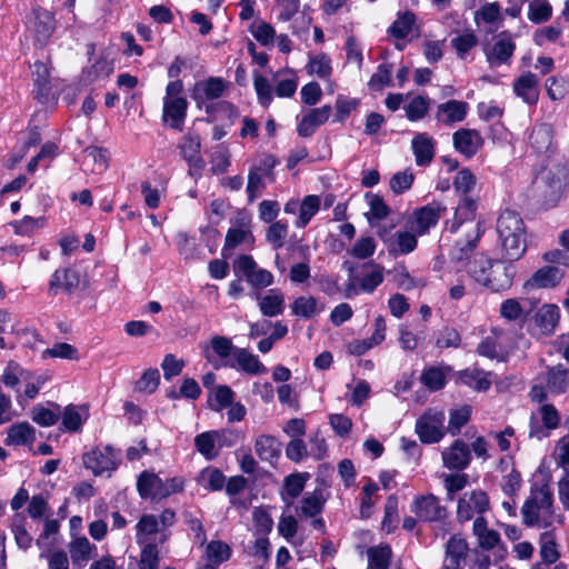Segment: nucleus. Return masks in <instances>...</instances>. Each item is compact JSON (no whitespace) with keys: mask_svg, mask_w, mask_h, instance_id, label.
Returning <instances> with one entry per match:
<instances>
[{"mask_svg":"<svg viewBox=\"0 0 569 569\" xmlns=\"http://www.w3.org/2000/svg\"><path fill=\"white\" fill-rule=\"evenodd\" d=\"M501 253L510 262L520 260L527 252V228L519 212L505 209L496 224Z\"/></svg>","mask_w":569,"mask_h":569,"instance_id":"1","label":"nucleus"},{"mask_svg":"<svg viewBox=\"0 0 569 569\" xmlns=\"http://www.w3.org/2000/svg\"><path fill=\"white\" fill-rule=\"evenodd\" d=\"M471 278L491 292H502L511 288L516 276L512 262L500 259L481 258L470 269Z\"/></svg>","mask_w":569,"mask_h":569,"instance_id":"2","label":"nucleus"},{"mask_svg":"<svg viewBox=\"0 0 569 569\" xmlns=\"http://www.w3.org/2000/svg\"><path fill=\"white\" fill-rule=\"evenodd\" d=\"M26 30L32 38L33 47L43 50L57 30L56 13L39 4L33 6L26 21Z\"/></svg>","mask_w":569,"mask_h":569,"instance_id":"3","label":"nucleus"},{"mask_svg":"<svg viewBox=\"0 0 569 569\" xmlns=\"http://www.w3.org/2000/svg\"><path fill=\"white\" fill-rule=\"evenodd\" d=\"M490 509V499L486 491L475 489L465 492L457 503V519L459 522H467L477 515H485Z\"/></svg>","mask_w":569,"mask_h":569,"instance_id":"4","label":"nucleus"},{"mask_svg":"<svg viewBox=\"0 0 569 569\" xmlns=\"http://www.w3.org/2000/svg\"><path fill=\"white\" fill-rule=\"evenodd\" d=\"M410 510L421 522H439L447 518V508L433 493L416 496Z\"/></svg>","mask_w":569,"mask_h":569,"instance_id":"5","label":"nucleus"},{"mask_svg":"<svg viewBox=\"0 0 569 569\" xmlns=\"http://www.w3.org/2000/svg\"><path fill=\"white\" fill-rule=\"evenodd\" d=\"M228 88V82L221 77H209L197 81L190 91L191 99L198 109L206 108L208 101L220 99Z\"/></svg>","mask_w":569,"mask_h":569,"instance_id":"6","label":"nucleus"},{"mask_svg":"<svg viewBox=\"0 0 569 569\" xmlns=\"http://www.w3.org/2000/svg\"><path fill=\"white\" fill-rule=\"evenodd\" d=\"M83 466L92 470L94 476H100L107 471H114L118 468L116 451L112 446L107 445L102 449L92 448L82 456Z\"/></svg>","mask_w":569,"mask_h":569,"instance_id":"7","label":"nucleus"},{"mask_svg":"<svg viewBox=\"0 0 569 569\" xmlns=\"http://www.w3.org/2000/svg\"><path fill=\"white\" fill-rule=\"evenodd\" d=\"M81 284V272L74 267L59 268L54 270L49 280V295L59 292L72 295Z\"/></svg>","mask_w":569,"mask_h":569,"instance_id":"8","label":"nucleus"},{"mask_svg":"<svg viewBox=\"0 0 569 569\" xmlns=\"http://www.w3.org/2000/svg\"><path fill=\"white\" fill-rule=\"evenodd\" d=\"M188 111V101L186 98H163L162 122L170 129L181 132Z\"/></svg>","mask_w":569,"mask_h":569,"instance_id":"9","label":"nucleus"},{"mask_svg":"<svg viewBox=\"0 0 569 569\" xmlns=\"http://www.w3.org/2000/svg\"><path fill=\"white\" fill-rule=\"evenodd\" d=\"M166 480H162L157 473L143 470L137 479V491L141 499H151L160 501L166 499Z\"/></svg>","mask_w":569,"mask_h":569,"instance_id":"10","label":"nucleus"},{"mask_svg":"<svg viewBox=\"0 0 569 569\" xmlns=\"http://www.w3.org/2000/svg\"><path fill=\"white\" fill-rule=\"evenodd\" d=\"M446 211V207L439 201H431L426 206L415 209L412 216L416 222V232L420 236L429 232V230L436 227Z\"/></svg>","mask_w":569,"mask_h":569,"instance_id":"11","label":"nucleus"},{"mask_svg":"<svg viewBox=\"0 0 569 569\" xmlns=\"http://www.w3.org/2000/svg\"><path fill=\"white\" fill-rule=\"evenodd\" d=\"M453 148L467 159L472 158L483 146V139L478 130L461 128L452 134Z\"/></svg>","mask_w":569,"mask_h":569,"instance_id":"12","label":"nucleus"},{"mask_svg":"<svg viewBox=\"0 0 569 569\" xmlns=\"http://www.w3.org/2000/svg\"><path fill=\"white\" fill-rule=\"evenodd\" d=\"M541 421L542 426H540L532 415L529 423V437L542 439L548 437L549 433L543 431V428L547 430H553L559 427L560 416L556 407L551 403H543L540 407Z\"/></svg>","mask_w":569,"mask_h":569,"instance_id":"13","label":"nucleus"},{"mask_svg":"<svg viewBox=\"0 0 569 569\" xmlns=\"http://www.w3.org/2000/svg\"><path fill=\"white\" fill-rule=\"evenodd\" d=\"M565 272L556 266H545L536 270L525 282V288L552 289L562 280Z\"/></svg>","mask_w":569,"mask_h":569,"instance_id":"14","label":"nucleus"},{"mask_svg":"<svg viewBox=\"0 0 569 569\" xmlns=\"http://www.w3.org/2000/svg\"><path fill=\"white\" fill-rule=\"evenodd\" d=\"M485 223L479 220L476 223L475 230L468 233L465 240L456 242L451 253V259L456 262L469 260L478 247L479 240L485 234Z\"/></svg>","mask_w":569,"mask_h":569,"instance_id":"15","label":"nucleus"},{"mask_svg":"<svg viewBox=\"0 0 569 569\" xmlns=\"http://www.w3.org/2000/svg\"><path fill=\"white\" fill-rule=\"evenodd\" d=\"M469 104L462 100H448L437 107L435 118L438 122L446 126L461 122L466 119Z\"/></svg>","mask_w":569,"mask_h":569,"instance_id":"16","label":"nucleus"},{"mask_svg":"<svg viewBox=\"0 0 569 569\" xmlns=\"http://www.w3.org/2000/svg\"><path fill=\"white\" fill-rule=\"evenodd\" d=\"M445 467L450 470L462 471L471 460V452L467 443L457 439L453 441L448 451L442 453Z\"/></svg>","mask_w":569,"mask_h":569,"instance_id":"17","label":"nucleus"},{"mask_svg":"<svg viewBox=\"0 0 569 569\" xmlns=\"http://www.w3.org/2000/svg\"><path fill=\"white\" fill-rule=\"evenodd\" d=\"M516 50L510 31L503 30L498 34V40L491 51L487 52V60L491 66L507 63Z\"/></svg>","mask_w":569,"mask_h":569,"instance_id":"18","label":"nucleus"},{"mask_svg":"<svg viewBox=\"0 0 569 569\" xmlns=\"http://www.w3.org/2000/svg\"><path fill=\"white\" fill-rule=\"evenodd\" d=\"M539 79L537 74L528 71L513 81V92L529 106H535L539 100Z\"/></svg>","mask_w":569,"mask_h":569,"instance_id":"19","label":"nucleus"},{"mask_svg":"<svg viewBox=\"0 0 569 569\" xmlns=\"http://www.w3.org/2000/svg\"><path fill=\"white\" fill-rule=\"evenodd\" d=\"M412 152L416 163L419 167H427L431 163L436 153V141L428 133H417L411 140Z\"/></svg>","mask_w":569,"mask_h":569,"instance_id":"20","label":"nucleus"},{"mask_svg":"<svg viewBox=\"0 0 569 569\" xmlns=\"http://www.w3.org/2000/svg\"><path fill=\"white\" fill-rule=\"evenodd\" d=\"M488 376H490V372H486L480 368H466L457 372V382L478 392H485L491 387V380Z\"/></svg>","mask_w":569,"mask_h":569,"instance_id":"21","label":"nucleus"},{"mask_svg":"<svg viewBox=\"0 0 569 569\" xmlns=\"http://www.w3.org/2000/svg\"><path fill=\"white\" fill-rule=\"evenodd\" d=\"M114 70V61L108 53L102 52L89 67L82 69V79L87 83H93L99 79L109 78Z\"/></svg>","mask_w":569,"mask_h":569,"instance_id":"22","label":"nucleus"},{"mask_svg":"<svg viewBox=\"0 0 569 569\" xmlns=\"http://www.w3.org/2000/svg\"><path fill=\"white\" fill-rule=\"evenodd\" d=\"M89 417L88 406L68 405L62 412L61 427L68 432H79Z\"/></svg>","mask_w":569,"mask_h":569,"instance_id":"23","label":"nucleus"},{"mask_svg":"<svg viewBox=\"0 0 569 569\" xmlns=\"http://www.w3.org/2000/svg\"><path fill=\"white\" fill-rule=\"evenodd\" d=\"M254 450L262 461L276 465L281 455V443L271 435H261L254 441Z\"/></svg>","mask_w":569,"mask_h":569,"instance_id":"24","label":"nucleus"},{"mask_svg":"<svg viewBox=\"0 0 569 569\" xmlns=\"http://www.w3.org/2000/svg\"><path fill=\"white\" fill-rule=\"evenodd\" d=\"M560 319V311L556 305H543L535 315V322L541 333L550 336L555 332Z\"/></svg>","mask_w":569,"mask_h":569,"instance_id":"25","label":"nucleus"},{"mask_svg":"<svg viewBox=\"0 0 569 569\" xmlns=\"http://www.w3.org/2000/svg\"><path fill=\"white\" fill-rule=\"evenodd\" d=\"M552 137L553 130L549 123H538L532 127L528 143L536 152L542 153L551 146Z\"/></svg>","mask_w":569,"mask_h":569,"instance_id":"26","label":"nucleus"},{"mask_svg":"<svg viewBox=\"0 0 569 569\" xmlns=\"http://www.w3.org/2000/svg\"><path fill=\"white\" fill-rule=\"evenodd\" d=\"M392 548L389 543L382 542L367 549V569H389L392 560Z\"/></svg>","mask_w":569,"mask_h":569,"instance_id":"27","label":"nucleus"},{"mask_svg":"<svg viewBox=\"0 0 569 569\" xmlns=\"http://www.w3.org/2000/svg\"><path fill=\"white\" fill-rule=\"evenodd\" d=\"M416 433L422 443L428 445L439 442L443 437V432L435 423L433 419L426 415L417 419Z\"/></svg>","mask_w":569,"mask_h":569,"instance_id":"28","label":"nucleus"},{"mask_svg":"<svg viewBox=\"0 0 569 569\" xmlns=\"http://www.w3.org/2000/svg\"><path fill=\"white\" fill-rule=\"evenodd\" d=\"M36 440V429L27 421L12 425L8 430L7 445H31Z\"/></svg>","mask_w":569,"mask_h":569,"instance_id":"29","label":"nucleus"},{"mask_svg":"<svg viewBox=\"0 0 569 569\" xmlns=\"http://www.w3.org/2000/svg\"><path fill=\"white\" fill-rule=\"evenodd\" d=\"M547 388L556 395L565 393L569 386V371L561 363L549 367L546 377Z\"/></svg>","mask_w":569,"mask_h":569,"instance_id":"30","label":"nucleus"},{"mask_svg":"<svg viewBox=\"0 0 569 569\" xmlns=\"http://www.w3.org/2000/svg\"><path fill=\"white\" fill-rule=\"evenodd\" d=\"M97 547L92 545L87 537H78L73 539L69 545V552L73 565L83 566L92 557V551H96Z\"/></svg>","mask_w":569,"mask_h":569,"instance_id":"31","label":"nucleus"},{"mask_svg":"<svg viewBox=\"0 0 569 569\" xmlns=\"http://www.w3.org/2000/svg\"><path fill=\"white\" fill-rule=\"evenodd\" d=\"M327 502L321 488H316L313 492L307 493L301 500L300 512L305 517L313 518L320 515Z\"/></svg>","mask_w":569,"mask_h":569,"instance_id":"32","label":"nucleus"},{"mask_svg":"<svg viewBox=\"0 0 569 569\" xmlns=\"http://www.w3.org/2000/svg\"><path fill=\"white\" fill-rule=\"evenodd\" d=\"M539 543L542 562L547 566L555 565L560 558L555 532L545 531L540 533Z\"/></svg>","mask_w":569,"mask_h":569,"instance_id":"33","label":"nucleus"},{"mask_svg":"<svg viewBox=\"0 0 569 569\" xmlns=\"http://www.w3.org/2000/svg\"><path fill=\"white\" fill-rule=\"evenodd\" d=\"M236 361L241 370L249 375H263L267 373V368L259 360V358L250 353L247 349H236Z\"/></svg>","mask_w":569,"mask_h":569,"instance_id":"34","label":"nucleus"},{"mask_svg":"<svg viewBox=\"0 0 569 569\" xmlns=\"http://www.w3.org/2000/svg\"><path fill=\"white\" fill-rule=\"evenodd\" d=\"M204 111L208 116L207 122H211L212 119L210 117H216L217 114L223 116L227 120H229V126H232L234 120L239 116V109L236 104L228 100H219L217 102H210L206 104Z\"/></svg>","mask_w":569,"mask_h":569,"instance_id":"35","label":"nucleus"},{"mask_svg":"<svg viewBox=\"0 0 569 569\" xmlns=\"http://www.w3.org/2000/svg\"><path fill=\"white\" fill-rule=\"evenodd\" d=\"M420 381L428 390L440 391L447 385V375L442 368L430 366L423 369Z\"/></svg>","mask_w":569,"mask_h":569,"instance_id":"36","label":"nucleus"},{"mask_svg":"<svg viewBox=\"0 0 569 569\" xmlns=\"http://www.w3.org/2000/svg\"><path fill=\"white\" fill-rule=\"evenodd\" d=\"M416 22V14L409 10L399 12L397 19L388 28V33L398 39H405L412 30Z\"/></svg>","mask_w":569,"mask_h":569,"instance_id":"37","label":"nucleus"},{"mask_svg":"<svg viewBox=\"0 0 569 569\" xmlns=\"http://www.w3.org/2000/svg\"><path fill=\"white\" fill-rule=\"evenodd\" d=\"M477 208V201L465 196L456 208L451 231H456L463 222L472 221L476 218Z\"/></svg>","mask_w":569,"mask_h":569,"instance_id":"38","label":"nucleus"},{"mask_svg":"<svg viewBox=\"0 0 569 569\" xmlns=\"http://www.w3.org/2000/svg\"><path fill=\"white\" fill-rule=\"evenodd\" d=\"M198 481L208 491H220L224 487L226 476L218 468L207 467L200 472Z\"/></svg>","mask_w":569,"mask_h":569,"instance_id":"39","label":"nucleus"},{"mask_svg":"<svg viewBox=\"0 0 569 569\" xmlns=\"http://www.w3.org/2000/svg\"><path fill=\"white\" fill-rule=\"evenodd\" d=\"M546 90L552 101L562 100L569 94V76L556 74L546 80Z\"/></svg>","mask_w":569,"mask_h":569,"instance_id":"40","label":"nucleus"},{"mask_svg":"<svg viewBox=\"0 0 569 569\" xmlns=\"http://www.w3.org/2000/svg\"><path fill=\"white\" fill-rule=\"evenodd\" d=\"M320 198L316 194L306 196L299 206V218L296 221L298 228H305L312 217L319 211Z\"/></svg>","mask_w":569,"mask_h":569,"instance_id":"41","label":"nucleus"},{"mask_svg":"<svg viewBox=\"0 0 569 569\" xmlns=\"http://www.w3.org/2000/svg\"><path fill=\"white\" fill-rule=\"evenodd\" d=\"M46 222V217L33 218L31 216H24L20 220L9 222V224L12 227L16 234L30 237L38 229L43 228Z\"/></svg>","mask_w":569,"mask_h":569,"instance_id":"42","label":"nucleus"},{"mask_svg":"<svg viewBox=\"0 0 569 569\" xmlns=\"http://www.w3.org/2000/svg\"><path fill=\"white\" fill-rule=\"evenodd\" d=\"M392 84V64L382 62L377 67V71L370 77L368 88L371 91H381L385 87Z\"/></svg>","mask_w":569,"mask_h":569,"instance_id":"43","label":"nucleus"},{"mask_svg":"<svg viewBox=\"0 0 569 569\" xmlns=\"http://www.w3.org/2000/svg\"><path fill=\"white\" fill-rule=\"evenodd\" d=\"M388 273L392 274L397 287L405 291H410L419 286V281L410 274L405 262H397L391 270H388Z\"/></svg>","mask_w":569,"mask_h":569,"instance_id":"44","label":"nucleus"},{"mask_svg":"<svg viewBox=\"0 0 569 569\" xmlns=\"http://www.w3.org/2000/svg\"><path fill=\"white\" fill-rule=\"evenodd\" d=\"M398 497L396 495H390L386 500L381 527L387 533L395 532L398 527Z\"/></svg>","mask_w":569,"mask_h":569,"instance_id":"45","label":"nucleus"},{"mask_svg":"<svg viewBox=\"0 0 569 569\" xmlns=\"http://www.w3.org/2000/svg\"><path fill=\"white\" fill-rule=\"evenodd\" d=\"M430 108V99L427 96H417L405 107L406 117L411 122L423 119Z\"/></svg>","mask_w":569,"mask_h":569,"instance_id":"46","label":"nucleus"},{"mask_svg":"<svg viewBox=\"0 0 569 569\" xmlns=\"http://www.w3.org/2000/svg\"><path fill=\"white\" fill-rule=\"evenodd\" d=\"M306 68L309 74L315 73L320 79H329L332 74L331 60L326 53L310 56Z\"/></svg>","mask_w":569,"mask_h":569,"instance_id":"47","label":"nucleus"},{"mask_svg":"<svg viewBox=\"0 0 569 569\" xmlns=\"http://www.w3.org/2000/svg\"><path fill=\"white\" fill-rule=\"evenodd\" d=\"M11 531L14 536V540H16L18 548H20L22 550H27L31 547L33 539L26 528V517L24 516L17 513L13 517V521L11 525Z\"/></svg>","mask_w":569,"mask_h":569,"instance_id":"48","label":"nucleus"},{"mask_svg":"<svg viewBox=\"0 0 569 569\" xmlns=\"http://www.w3.org/2000/svg\"><path fill=\"white\" fill-rule=\"evenodd\" d=\"M259 308L264 317H276L284 310V297L282 293L267 295L259 301Z\"/></svg>","mask_w":569,"mask_h":569,"instance_id":"49","label":"nucleus"},{"mask_svg":"<svg viewBox=\"0 0 569 569\" xmlns=\"http://www.w3.org/2000/svg\"><path fill=\"white\" fill-rule=\"evenodd\" d=\"M52 406L56 407V410H51L41 405L33 407L31 417L32 421L40 427H51L56 425L60 416V406L57 403H52Z\"/></svg>","mask_w":569,"mask_h":569,"instance_id":"50","label":"nucleus"},{"mask_svg":"<svg viewBox=\"0 0 569 569\" xmlns=\"http://www.w3.org/2000/svg\"><path fill=\"white\" fill-rule=\"evenodd\" d=\"M217 433L214 430L204 431L199 433L194 438V446L197 450L208 460H211L217 457L218 452L214 451V446L217 443Z\"/></svg>","mask_w":569,"mask_h":569,"instance_id":"51","label":"nucleus"},{"mask_svg":"<svg viewBox=\"0 0 569 569\" xmlns=\"http://www.w3.org/2000/svg\"><path fill=\"white\" fill-rule=\"evenodd\" d=\"M317 306H318V301L315 297L301 296V297H298L295 299V301L291 303L290 308H291L292 315L300 317V318L310 319L316 315Z\"/></svg>","mask_w":569,"mask_h":569,"instance_id":"52","label":"nucleus"},{"mask_svg":"<svg viewBox=\"0 0 569 569\" xmlns=\"http://www.w3.org/2000/svg\"><path fill=\"white\" fill-rule=\"evenodd\" d=\"M309 478L310 475L308 472L290 473L283 479V490L291 499H295L303 491Z\"/></svg>","mask_w":569,"mask_h":569,"instance_id":"53","label":"nucleus"},{"mask_svg":"<svg viewBox=\"0 0 569 569\" xmlns=\"http://www.w3.org/2000/svg\"><path fill=\"white\" fill-rule=\"evenodd\" d=\"M418 244V240L413 233L408 231H398L396 242L389 248L392 256L408 254L412 252Z\"/></svg>","mask_w":569,"mask_h":569,"instance_id":"54","label":"nucleus"},{"mask_svg":"<svg viewBox=\"0 0 569 569\" xmlns=\"http://www.w3.org/2000/svg\"><path fill=\"white\" fill-rule=\"evenodd\" d=\"M472 409L470 406L465 405L458 409H453L449 413L448 430L451 435H458L461 428L466 426L471 419Z\"/></svg>","mask_w":569,"mask_h":569,"instance_id":"55","label":"nucleus"},{"mask_svg":"<svg viewBox=\"0 0 569 569\" xmlns=\"http://www.w3.org/2000/svg\"><path fill=\"white\" fill-rule=\"evenodd\" d=\"M253 87L257 93L258 102L261 107L268 108L272 100V87L268 79L260 74L258 71L253 73Z\"/></svg>","mask_w":569,"mask_h":569,"instance_id":"56","label":"nucleus"},{"mask_svg":"<svg viewBox=\"0 0 569 569\" xmlns=\"http://www.w3.org/2000/svg\"><path fill=\"white\" fill-rule=\"evenodd\" d=\"M368 264L372 266L373 270L361 278L360 289L363 292L371 293L383 282V267L373 261L368 262ZM365 266H367V263H365L363 267Z\"/></svg>","mask_w":569,"mask_h":569,"instance_id":"57","label":"nucleus"},{"mask_svg":"<svg viewBox=\"0 0 569 569\" xmlns=\"http://www.w3.org/2000/svg\"><path fill=\"white\" fill-rule=\"evenodd\" d=\"M32 97L42 106H56L59 99V96L53 91L51 81L33 83Z\"/></svg>","mask_w":569,"mask_h":569,"instance_id":"58","label":"nucleus"},{"mask_svg":"<svg viewBox=\"0 0 569 569\" xmlns=\"http://www.w3.org/2000/svg\"><path fill=\"white\" fill-rule=\"evenodd\" d=\"M206 553L214 565L228 561L232 556V550L228 543L221 540H212L207 545Z\"/></svg>","mask_w":569,"mask_h":569,"instance_id":"59","label":"nucleus"},{"mask_svg":"<svg viewBox=\"0 0 569 569\" xmlns=\"http://www.w3.org/2000/svg\"><path fill=\"white\" fill-rule=\"evenodd\" d=\"M160 383V372L157 368H149L136 381L134 389L139 392L153 393Z\"/></svg>","mask_w":569,"mask_h":569,"instance_id":"60","label":"nucleus"},{"mask_svg":"<svg viewBox=\"0 0 569 569\" xmlns=\"http://www.w3.org/2000/svg\"><path fill=\"white\" fill-rule=\"evenodd\" d=\"M552 16V7L548 1L532 0L529 3L528 19L533 23L547 22Z\"/></svg>","mask_w":569,"mask_h":569,"instance_id":"61","label":"nucleus"},{"mask_svg":"<svg viewBox=\"0 0 569 569\" xmlns=\"http://www.w3.org/2000/svg\"><path fill=\"white\" fill-rule=\"evenodd\" d=\"M270 223L267 229L266 240L272 244L274 250L281 249L288 234V224L281 220Z\"/></svg>","mask_w":569,"mask_h":569,"instance_id":"62","label":"nucleus"},{"mask_svg":"<svg viewBox=\"0 0 569 569\" xmlns=\"http://www.w3.org/2000/svg\"><path fill=\"white\" fill-rule=\"evenodd\" d=\"M477 44L478 38L472 31L465 32L451 39V47L456 50L460 59H463Z\"/></svg>","mask_w":569,"mask_h":569,"instance_id":"63","label":"nucleus"},{"mask_svg":"<svg viewBox=\"0 0 569 569\" xmlns=\"http://www.w3.org/2000/svg\"><path fill=\"white\" fill-rule=\"evenodd\" d=\"M159 550L154 542L144 545L140 552V569H159Z\"/></svg>","mask_w":569,"mask_h":569,"instance_id":"64","label":"nucleus"}]
</instances>
